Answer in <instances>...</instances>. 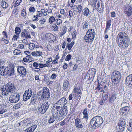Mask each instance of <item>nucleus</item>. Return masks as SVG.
<instances>
[{
	"mask_svg": "<svg viewBox=\"0 0 132 132\" xmlns=\"http://www.w3.org/2000/svg\"><path fill=\"white\" fill-rule=\"evenodd\" d=\"M98 84L97 87L95 89L97 91H99L101 89V90L100 91V92H104V90L103 89H105L106 87V86L105 83L101 82L100 83L98 82Z\"/></svg>",
	"mask_w": 132,
	"mask_h": 132,
	"instance_id": "aec40b11",
	"label": "nucleus"
},
{
	"mask_svg": "<svg viewBox=\"0 0 132 132\" xmlns=\"http://www.w3.org/2000/svg\"><path fill=\"white\" fill-rule=\"evenodd\" d=\"M67 29L66 26H63L61 30V32H60L59 34L60 37H61L66 32Z\"/></svg>",
	"mask_w": 132,
	"mask_h": 132,
	"instance_id": "72a5a7b5",
	"label": "nucleus"
},
{
	"mask_svg": "<svg viewBox=\"0 0 132 132\" xmlns=\"http://www.w3.org/2000/svg\"><path fill=\"white\" fill-rule=\"evenodd\" d=\"M2 34L3 37L1 39V41L3 42L4 43L6 44H8L9 42V39H7L8 37L7 32L4 31L2 32Z\"/></svg>",
	"mask_w": 132,
	"mask_h": 132,
	"instance_id": "a211bd4d",
	"label": "nucleus"
},
{
	"mask_svg": "<svg viewBox=\"0 0 132 132\" xmlns=\"http://www.w3.org/2000/svg\"><path fill=\"white\" fill-rule=\"evenodd\" d=\"M56 24L58 25H60L62 24V21L60 19H56Z\"/></svg>",
	"mask_w": 132,
	"mask_h": 132,
	"instance_id": "6e6d98bb",
	"label": "nucleus"
},
{
	"mask_svg": "<svg viewBox=\"0 0 132 132\" xmlns=\"http://www.w3.org/2000/svg\"><path fill=\"white\" fill-rule=\"evenodd\" d=\"M21 105L20 103H18L13 106V108L15 110L17 109L20 108Z\"/></svg>",
	"mask_w": 132,
	"mask_h": 132,
	"instance_id": "5fc2aeb1",
	"label": "nucleus"
},
{
	"mask_svg": "<svg viewBox=\"0 0 132 132\" xmlns=\"http://www.w3.org/2000/svg\"><path fill=\"white\" fill-rule=\"evenodd\" d=\"M127 130L130 132L132 131V119H131L129 121V123L127 125Z\"/></svg>",
	"mask_w": 132,
	"mask_h": 132,
	"instance_id": "e433bc0d",
	"label": "nucleus"
},
{
	"mask_svg": "<svg viewBox=\"0 0 132 132\" xmlns=\"http://www.w3.org/2000/svg\"><path fill=\"white\" fill-rule=\"evenodd\" d=\"M6 76H11L14 74L15 65L13 63H10L7 67Z\"/></svg>",
	"mask_w": 132,
	"mask_h": 132,
	"instance_id": "9b49d317",
	"label": "nucleus"
},
{
	"mask_svg": "<svg viewBox=\"0 0 132 132\" xmlns=\"http://www.w3.org/2000/svg\"><path fill=\"white\" fill-rule=\"evenodd\" d=\"M34 43H30L29 45V48L31 50H33L34 48L36 47L35 45L36 43L35 41H34Z\"/></svg>",
	"mask_w": 132,
	"mask_h": 132,
	"instance_id": "ea45409f",
	"label": "nucleus"
},
{
	"mask_svg": "<svg viewBox=\"0 0 132 132\" xmlns=\"http://www.w3.org/2000/svg\"><path fill=\"white\" fill-rule=\"evenodd\" d=\"M50 95L48 89L46 87H45L37 92V97L40 101L47 100L50 98Z\"/></svg>",
	"mask_w": 132,
	"mask_h": 132,
	"instance_id": "7ed1b4c3",
	"label": "nucleus"
},
{
	"mask_svg": "<svg viewBox=\"0 0 132 132\" xmlns=\"http://www.w3.org/2000/svg\"><path fill=\"white\" fill-rule=\"evenodd\" d=\"M49 105L48 102H45L40 107H38L37 111L39 113L44 114L46 112L48 109Z\"/></svg>",
	"mask_w": 132,
	"mask_h": 132,
	"instance_id": "f8f14e48",
	"label": "nucleus"
},
{
	"mask_svg": "<svg viewBox=\"0 0 132 132\" xmlns=\"http://www.w3.org/2000/svg\"><path fill=\"white\" fill-rule=\"evenodd\" d=\"M82 12L84 16H87L89 13V10L87 7H86L82 10Z\"/></svg>",
	"mask_w": 132,
	"mask_h": 132,
	"instance_id": "c9c22d12",
	"label": "nucleus"
},
{
	"mask_svg": "<svg viewBox=\"0 0 132 132\" xmlns=\"http://www.w3.org/2000/svg\"><path fill=\"white\" fill-rule=\"evenodd\" d=\"M17 71L20 75L23 77L27 74V70L25 67L23 66H18L17 67Z\"/></svg>",
	"mask_w": 132,
	"mask_h": 132,
	"instance_id": "4468645a",
	"label": "nucleus"
},
{
	"mask_svg": "<svg viewBox=\"0 0 132 132\" xmlns=\"http://www.w3.org/2000/svg\"><path fill=\"white\" fill-rule=\"evenodd\" d=\"M75 42H74V41H72L70 44L67 43V44L66 48H67L70 51L71 50L72 47L73 46Z\"/></svg>",
	"mask_w": 132,
	"mask_h": 132,
	"instance_id": "58836bf2",
	"label": "nucleus"
},
{
	"mask_svg": "<svg viewBox=\"0 0 132 132\" xmlns=\"http://www.w3.org/2000/svg\"><path fill=\"white\" fill-rule=\"evenodd\" d=\"M57 25L55 24L52 26V28L53 30L55 31H57L59 29V27Z\"/></svg>",
	"mask_w": 132,
	"mask_h": 132,
	"instance_id": "4d7b16f0",
	"label": "nucleus"
},
{
	"mask_svg": "<svg viewBox=\"0 0 132 132\" xmlns=\"http://www.w3.org/2000/svg\"><path fill=\"white\" fill-rule=\"evenodd\" d=\"M69 85V81L67 80H65L63 82V89L65 90H67Z\"/></svg>",
	"mask_w": 132,
	"mask_h": 132,
	"instance_id": "473e14b6",
	"label": "nucleus"
},
{
	"mask_svg": "<svg viewBox=\"0 0 132 132\" xmlns=\"http://www.w3.org/2000/svg\"><path fill=\"white\" fill-rule=\"evenodd\" d=\"M88 22L87 21L83 22L82 24V28L83 29H86L88 26Z\"/></svg>",
	"mask_w": 132,
	"mask_h": 132,
	"instance_id": "79ce46f5",
	"label": "nucleus"
},
{
	"mask_svg": "<svg viewBox=\"0 0 132 132\" xmlns=\"http://www.w3.org/2000/svg\"><path fill=\"white\" fill-rule=\"evenodd\" d=\"M33 59L32 56H26L23 58L22 61L25 62H30L32 61Z\"/></svg>",
	"mask_w": 132,
	"mask_h": 132,
	"instance_id": "f704fd0d",
	"label": "nucleus"
},
{
	"mask_svg": "<svg viewBox=\"0 0 132 132\" xmlns=\"http://www.w3.org/2000/svg\"><path fill=\"white\" fill-rule=\"evenodd\" d=\"M96 69L94 68L90 69L88 71L87 73V77H88L89 78H88L89 82H88L91 83L92 82V81L94 78L96 73Z\"/></svg>",
	"mask_w": 132,
	"mask_h": 132,
	"instance_id": "9d476101",
	"label": "nucleus"
},
{
	"mask_svg": "<svg viewBox=\"0 0 132 132\" xmlns=\"http://www.w3.org/2000/svg\"><path fill=\"white\" fill-rule=\"evenodd\" d=\"M117 98V94L116 93H113L109 96V102L111 104H114Z\"/></svg>",
	"mask_w": 132,
	"mask_h": 132,
	"instance_id": "b1692460",
	"label": "nucleus"
},
{
	"mask_svg": "<svg viewBox=\"0 0 132 132\" xmlns=\"http://www.w3.org/2000/svg\"><path fill=\"white\" fill-rule=\"evenodd\" d=\"M61 110L60 107H57L53 105L51 110L52 116L57 120H60L59 114Z\"/></svg>",
	"mask_w": 132,
	"mask_h": 132,
	"instance_id": "0eeeda50",
	"label": "nucleus"
},
{
	"mask_svg": "<svg viewBox=\"0 0 132 132\" xmlns=\"http://www.w3.org/2000/svg\"><path fill=\"white\" fill-rule=\"evenodd\" d=\"M57 120L55 117L53 116L50 117V119L48 120V122L49 123H53L54 121L56 120Z\"/></svg>",
	"mask_w": 132,
	"mask_h": 132,
	"instance_id": "37998d69",
	"label": "nucleus"
},
{
	"mask_svg": "<svg viewBox=\"0 0 132 132\" xmlns=\"http://www.w3.org/2000/svg\"><path fill=\"white\" fill-rule=\"evenodd\" d=\"M56 19L53 16H50L48 19L49 23L50 24L53 23L55 21Z\"/></svg>",
	"mask_w": 132,
	"mask_h": 132,
	"instance_id": "a19ab883",
	"label": "nucleus"
},
{
	"mask_svg": "<svg viewBox=\"0 0 132 132\" xmlns=\"http://www.w3.org/2000/svg\"><path fill=\"white\" fill-rule=\"evenodd\" d=\"M129 108V106H125L121 108L119 111L120 114L123 116L127 114L128 112V109Z\"/></svg>",
	"mask_w": 132,
	"mask_h": 132,
	"instance_id": "393cba45",
	"label": "nucleus"
},
{
	"mask_svg": "<svg viewBox=\"0 0 132 132\" xmlns=\"http://www.w3.org/2000/svg\"><path fill=\"white\" fill-rule=\"evenodd\" d=\"M67 120V119H65L63 121H61L60 123V125L61 126H63L66 124V121Z\"/></svg>",
	"mask_w": 132,
	"mask_h": 132,
	"instance_id": "0e129e2a",
	"label": "nucleus"
},
{
	"mask_svg": "<svg viewBox=\"0 0 132 132\" xmlns=\"http://www.w3.org/2000/svg\"><path fill=\"white\" fill-rule=\"evenodd\" d=\"M28 119H26L22 121L21 122L25 124L24 125L27 126H28V124H30L29 121H28Z\"/></svg>",
	"mask_w": 132,
	"mask_h": 132,
	"instance_id": "680f3d73",
	"label": "nucleus"
},
{
	"mask_svg": "<svg viewBox=\"0 0 132 132\" xmlns=\"http://www.w3.org/2000/svg\"><path fill=\"white\" fill-rule=\"evenodd\" d=\"M71 57L72 56L71 54H68L66 56L65 59V60L68 61H69L71 59Z\"/></svg>",
	"mask_w": 132,
	"mask_h": 132,
	"instance_id": "774afa93",
	"label": "nucleus"
},
{
	"mask_svg": "<svg viewBox=\"0 0 132 132\" xmlns=\"http://www.w3.org/2000/svg\"><path fill=\"white\" fill-rule=\"evenodd\" d=\"M29 11L30 13H34L36 11V9L34 7L31 6L29 8Z\"/></svg>",
	"mask_w": 132,
	"mask_h": 132,
	"instance_id": "864d4df0",
	"label": "nucleus"
},
{
	"mask_svg": "<svg viewBox=\"0 0 132 132\" xmlns=\"http://www.w3.org/2000/svg\"><path fill=\"white\" fill-rule=\"evenodd\" d=\"M111 23V21L110 19L109 20L106 21V27L105 28V30L104 31V34H106L107 32V31L110 28Z\"/></svg>",
	"mask_w": 132,
	"mask_h": 132,
	"instance_id": "c85d7f7f",
	"label": "nucleus"
},
{
	"mask_svg": "<svg viewBox=\"0 0 132 132\" xmlns=\"http://www.w3.org/2000/svg\"><path fill=\"white\" fill-rule=\"evenodd\" d=\"M20 98L19 94L14 93L10 97L9 100L11 103H14L20 100Z\"/></svg>",
	"mask_w": 132,
	"mask_h": 132,
	"instance_id": "2eb2a0df",
	"label": "nucleus"
},
{
	"mask_svg": "<svg viewBox=\"0 0 132 132\" xmlns=\"http://www.w3.org/2000/svg\"><path fill=\"white\" fill-rule=\"evenodd\" d=\"M2 94L6 96L8 95L9 93L15 92V87L14 84L10 82L6 84L3 88H2Z\"/></svg>",
	"mask_w": 132,
	"mask_h": 132,
	"instance_id": "20e7f679",
	"label": "nucleus"
},
{
	"mask_svg": "<svg viewBox=\"0 0 132 132\" xmlns=\"http://www.w3.org/2000/svg\"><path fill=\"white\" fill-rule=\"evenodd\" d=\"M36 126L35 125H33L26 129L25 130L24 132H33L36 129Z\"/></svg>",
	"mask_w": 132,
	"mask_h": 132,
	"instance_id": "2f4dec72",
	"label": "nucleus"
},
{
	"mask_svg": "<svg viewBox=\"0 0 132 132\" xmlns=\"http://www.w3.org/2000/svg\"><path fill=\"white\" fill-rule=\"evenodd\" d=\"M67 102V101L65 97H63L60 99L58 101L56 102L54 105L57 107H60V109L62 110Z\"/></svg>",
	"mask_w": 132,
	"mask_h": 132,
	"instance_id": "1a4fd4ad",
	"label": "nucleus"
},
{
	"mask_svg": "<svg viewBox=\"0 0 132 132\" xmlns=\"http://www.w3.org/2000/svg\"><path fill=\"white\" fill-rule=\"evenodd\" d=\"M77 8L78 10V12L79 14H80L82 10V6L81 5H79L77 7Z\"/></svg>",
	"mask_w": 132,
	"mask_h": 132,
	"instance_id": "09e8293b",
	"label": "nucleus"
},
{
	"mask_svg": "<svg viewBox=\"0 0 132 132\" xmlns=\"http://www.w3.org/2000/svg\"><path fill=\"white\" fill-rule=\"evenodd\" d=\"M46 21V19L44 18H42L39 21V23L40 25L44 24Z\"/></svg>",
	"mask_w": 132,
	"mask_h": 132,
	"instance_id": "8fccbe9b",
	"label": "nucleus"
},
{
	"mask_svg": "<svg viewBox=\"0 0 132 132\" xmlns=\"http://www.w3.org/2000/svg\"><path fill=\"white\" fill-rule=\"evenodd\" d=\"M14 30L15 34L18 35H19L21 32L20 28L18 27H16Z\"/></svg>",
	"mask_w": 132,
	"mask_h": 132,
	"instance_id": "c03bdc74",
	"label": "nucleus"
},
{
	"mask_svg": "<svg viewBox=\"0 0 132 132\" xmlns=\"http://www.w3.org/2000/svg\"><path fill=\"white\" fill-rule=\"evenodd\" d=\"M103 122V119L101 117L96 116L91 120L89 123V126L92 129H96L100 127Z\"/></svg>",
	"mask_w": 132,
	"mask_h": 132,
	"instance_id": "f03ea898",
	"label": "nucleus"
},
{
	"mask_svg": "<svg viewBox=\"0 0 132 132\" xmlns=\"http://www.w3.org/2000/svg\"><path fill=\"white\" fill-rule=\"evenodd\" d=\"M0 3L1 6L3 9L7 8L8 6V4L4 1H1Z\"/></svg>",
	"mask_w": 132,
	"mask_h": 132,
	"instance_id": "4c0bfd02",
	"label": "nucleus"
},
{
	"mask_svg": "<svg viewBox=\"0 0 132 132\" xmlns=\"http://www.w3.org/2000/svg\"><path fill=\"white\" fill-rule=\"evenodd\" d=\"M72 93L74 97L77 98L78 100L80 96L81 97L82 94L81 89L80 87H75L73 89Z\"/></svg>",
	"mask_w": 132,
	"mask_h": 132,
	"instance_id": "ddd939ff",
	"label": "nucleus"
},
{
	"mask_svg": "<svg viewBox=\"0 0 132 132\" xmlns=\"http://www.w3.org/2000/svg\"><path fill=\"white\" fill-rule=\"evenodd\" d=\"M125 82L128 84V86L132 83V74L127 76L125 80Z\"/></svg>",
	"mask_w": 132,
	"mask_h": 132,
	"instance_id": "cd10ccee",
	"label": "nucleus"
},
{
	"mask_svg": "<svg viewBox=\"0 0 132 132\" xmlns=\"http://www.w3.org/2000/svg\"><path fill=\"white\" fill-rule=\"evenodd\" d=\"M57 75L55 73H53L52 75L50 76V78L52 80H55L56 79Z\"/></svg>",
	"mask_w": 132,
	"mask_h": 132,
	"instance_id": "de8ad7c7",
	"label": "nucleus"
},
{
	"mask_svg": "<svg viewBox=\"0 0 132 132\" xmlns=\"http://www.w3.org/2000/svg\"><path fill=\"white\" fill-rule=\"evenodd\" d=\"M26 46L24 45L23 44H19L18 45V47L17 48L18 49H23L25 48Z\"/></svg>",
	"mask_w": 132,
	"mask_h": 132,
	"instance_id": "603ef678",
	"label": "nucleus"
},
{
	"mask_svg": "<svg viewBox=\"0 0 132 132\" xmlns=\"http://www.w3.org/2000/svg\"><path fill=\"white\" fill-rule=\"evenodd\" d=\"M121 77V73L117 70H114L112 74L111 80L112 82L114 84H117L120 80Z\"/></svg>",
	"mask_w": 132,
	"mask_h": 132,
	"instance_id": "423d86ee",
	"label": "nucleus"
},
{
	"mask_svg": "<svg viewBox=\"0 0 132 132\" xmlns=\"http://www.w3.org/2000/svg\"><path fill=\"white\" fill-rule=\"evenodd\" d=\"M45 36L48 39V40L50 42L55 41L56 40L55 36L50 33H47L45 35Z\"/></svg>",
	"mask_w": 132,
	"mask_h": 132,
	"instance_id": "4be33fe9",
	"label": "nucleus"
},
{
	"mask_svg": "<svg viewBox=\"0 0 132 132\" xmlns=\"http://www.w3.org/2000/svg\"><path fill=\"white\" fill-rule=\"evenodd\" d=\"M75 125L78 129H82L83 127L80 119L78 118H77L75 119Z\"/></svg>",
	"mask_w": 132,
	"mask_h": 132,
	"instance_id": "6ab92c4d",
	"label": "nucleus"
},
{
	"mask_svg": "<svg viewBox=\"0 0 132 132\" xmlns=\"http://www.w3.org/2000/svg\"><path fill=\"white\" fill-rule=\"evenodd\" d=\"M71 35H72L71 39H73L74 40H75L77 35V32L76 30L74 31L71 33Z\"/></svg>",
	"mask_w": 132,
	"mask_h": 132,
	"instance_id": "49530a36",
	"label": "nucleus"
},
{
	"mask_svg": "<svg viewBox=\"0 0 132 132\" xmlns=\"http://www.w3.org/2000/svg\"><path fill=\"white\" fill-rule=\"evenodd\" d=\"M31 54L34 56L38 57L41 56L43 55V53L41 51H36L32 52L31 53Z\"/></svg>",
	"mask_w": 132,
	"mask_h": 132,
	"instance_id": "bb28decb",
	"label": "nucleus"
},
{
	"mask_svg": "<svg viewBox=\"0 0 132 132\" xmlns=\"http://www.w3.org/2000/svg\"><path fill=\"white\" fill-rule=\"evenodd\" d=\"M82 113L83 115V118L85 119L86 120H87L89 118L87 109L86 108L83 111Z\"/></svg>",
	"mask_w": 132,
	"mask_h": 132,
	"instance_id": "7c9ffc66",
	"label": "nucleus"
},
{
	"mask_svg": "<svg viewBox=\"0 0 132 132\" xmlns=\"http://www.w3.org/2000/svg\"><path fill=\"white\" fill-rule=\"evenodd\" d=\"M7 67L2 66L0 67V75L1 76H6Z\"/></svg>",
	"mask_w": 132,
	"mask_h": 132,
	"instance_id": "a878e982",
	"label": "nucleus"
},
{
	"mask_svg": "<svg viewBox=\"0 0 132 132\" xmlns=\"http://www.w3.org/2000/svg\"><path fill=\"white\" fill-rule=\"evenodd\" d=\"M45 10L43 9H41L40 11H38L36 12V15L38 17H40L43 15V16H46L47 14H45Z\"/></svg>",
	"mask_w": 132,
	"mask_h": 132,
	"instance_id": "c756f323",
	"label": "nucleus"
},
{
	"mask_svg": "<svg viewBox=\"0 0 132 132\" xmlns=\"http://www.w3.org/2000/svg\"><path fill=\"white\" fill-rule=\"evenodd\" d=\"M126 127L125 120L123 118H120L119 120L117 126V130L119 132H122L124 131Z\"/></svg>",
	"mask_w": 132,
	"mask_h": 132,
	"instance_id": "6e6552de",
	"label": "nucleus"
},
{
	"mask_svg": "<svg viewBox=\"0 0 132 132\" xmlns=\"http://www.w3.org/2000/svg\"><path fill=\"white\" fill-rule=\"evenodd\" d=\"M116 42L120 48L125 49L128 48L130 44V40L127 34L124 31H121L118 34Z\"/></svg>",
	"mask_w": 132,
	"mask_h": 132,
	"instance_id": "f257e3e1",
	"label": "nucleus"
},
{
	"mask_svg": "<svg viewBox=\"0 0 132 132\" xmlns=\"http://www.w3.org/2000/svg\"><path fill=\"white\" fill-rule=\"evenodd\" d=\"M21 36L25 39L31 38L29 32L25 29H24L21 34Z\"/></svg>",
	"mask_w": 132,
	"mask_h": 132,
	"instance_id": "5701e85b",
	"label": "nucleus"
},
{
	"mask_svg": "<svg viewBox=\"0 0 132 132\" xmlns=\"http://www.w3.org/2000/svg\"><path fill=\"white\" fill-rule=\"evenodd\" d=\"M49 64H43L41 63H40L39 64V67L40 68H43L44 67H49Z\"/></svg>",
	"mask_w": 132,
	"mask_h": 132,
	"instance_id": "bf43d9fd",
	"label": "nucleus"
},
{
	"mask_svg": "<svg viewBox=\"0 0 132 132\" xmlns=\"http://www.w3.org/2000/svg\"><path fill=\"white\" fill-rule=\"evenodd\" d=\"M32 89L30 88L26 90L23 95V101H26L29 99L32 95Z\"/></svg>",
	"mask_w": 132,
	"mask_h": 132,
	"instance_id": "dca6fc26",
	"label": "nucleus"
},
{
	"mask_svg": "<svg viewBox=\"0 0 132 132\" xmlns=\"http://www.w3.org/2000/svg\"><path fill=\"white\" fill-rule=\"evenodd\" d=\"M124 12L127 17H130L132 15V7L130 6L125 7Z\"/></svg>",
	"mask_w": 132,
	"mask_h": 132,
	"instance_id": "412c9836",
	"label": "nucleus"
},
{
	"mask_svg": "<svg viewBox=\"0 0 132 132\" xmlns=\"http://www.w3.org/2000/svg\"><path fill=\"white\" fill-rule=\"evenodd\" d=\"M95 8L98 12H100L101 11V9H99L100 7V4L99 2H98L96 4H95Z\"/></svg>",
	"mask_w": 132,
	"mask_h": 132,
	"instance_id": "3c124183",
	"label": "nucleus"
},
{
	"mask_svg": "<svg viewBox=\"0 0 132 132\" xmlns=\"http://www.w3.org/2000/svg\"><path fill=\"white\" fill-rule=\"evenodd\" d=\"M46 14L47 15L48 14H52V9L49 7H48L47 10V11L45 12Z\"/></svg>",
	"mask_w": 132,
	"mask_h": 132,
	"instance_id": "e2e57ef3",
	"label": "nucleus"
},
{
	"mask_svg": "<svg viewBox=\"0 0 132 132\" xmlns=\"http://www.w3.org/2000/svg\"><path fill=\"white\" fill-rule=\"evenodd\" d=\"M27 15V13L26 11V8L24 7L23 9L21 11V15L23 17H25Z\"/></svg>",
	"mask_w": 132,
	"mask_h": 132,
	"instance_id": "a18cd8bd",
	"label": "nucleus"
},
{
	"mask_svg": "<svg viewBox=\"0 0 132 132\" xmlns=\"http://www.w3.org/2000/svg\"><path fill=\"white\" fill-rule=\"evenodd\" d=\"M95 36L94 29H89L87 31L83 38L84 41L88 43H91L94 41Z\"/></svg>",
	"mask_w": 132,
	"mask_h": 132,
	"instance_id": "39448f33",
	"label": "nucleus"
},
{
	"mask_svg": "<svg viewBox=\"0 0 132 132\" xmlns=\"http://www.w3.org/2000/svg\"><path fill=\"white\" fill-rule=\"evenodd\" d=\"M22 1V0H17L14 4V7H16L19 5Z\"/></svg>",
	"mask_w": 132,
	"mask_h": 132,
	"instance_id": "13d9d810",
	"label": "nucleus"
},
{
	"mask_svg": "<svg viewBox=\"0 0 132 132\" xmlns=\"http://www.w3.org/2000/svg\"><path fill=\"white\" fill-rule=\"evenodd\" d=\"M67 112V106H64L63 108L62 109L60 112L59 117L60 120H62L66 116Z\"/></svg>",
	"mask_w": 132,
	"mask_h": 132,
	"instance_id": "f3484780",
	"label": "nucleus"
},
{
	"mask_svg": "<svg viewBox=\"0 0 132 132\" xmlns=\"http://www.w3.org/2000/svg\"><path fill=\"white\" fill-rule=\"evenodd\" d=\"M19 36V35L17 34L14 35L13 36L12 39L14 41L18 39V38Z\"/></svg>",
	"mask_w": 132,
	"mask_h": 132,
	"instance_id": "338daca9",
	"label": "nucleus"
},
{
	"mask_svg": "<svg viewBox=\"0 0 132 132\" xmlns=\"http://www.w3.org/2000/svg\"><path fill=\"white\" fill-rule=\"evenodd\" d=\"M13 53L14 55H17L20 54L21 52L20 50L16 49L14 50Z\"/></svg>",
	"mask_w": 132,
	"mask_h": 132,
	"instance_id": "052dcab7",
	"label": "nucleus"
},
{
	"mask_svg": "<svg viewBox=\"0 0 132 132\" xmlns=\"http://www.w3.org/2000/svg\"><path fill=\"white\" fill-rule=\"evenodd\" d=\"M38 17L36 15H34L33 16V17L32 18V20L33 21H37L38 20Z\"/></svg>",
	"mask_w": 132,
	"mask_h": 132,
	"instance_id": "69168bd1",
	"label": "nucleus"
}]
</instances>
